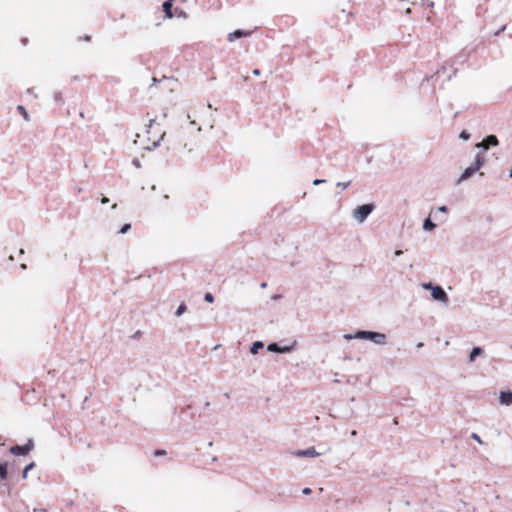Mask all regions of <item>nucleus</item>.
<instances>
[{
    "label": "nucleus",
    "instance_id": "1",
    "mask_svg": "<svg viewBox=\"0 0 512 512\" xmlns=\"http://www.w3.org/2000/svg\"><path fill=\"white\" fill-rule=\"evenodd\" d=\"M343 339L345 340H368L375 345L385 346L388 343L386 334L375 331L359 330L353 334H344Z\"/></svg>",
    "mask_w": 512,
    "mask_h": 512
},
{
    "label": "nucleus",
    "instance_id": "2",
    "mask_svg": "<svg viewBox=\"0 0 512 512\" xmlns=\"http://www.w3.org/2000/svg\"><path fill=\"white\" fill-rule=\"evenodd\" d=\"M422 288L431 292V297L434 301L440 302L443 305H447L449 297L441 286L434 285L432 283H423Z\"/></svg>",
    "mask_w": 512,
    "mask_h": 512
},
{
    "label": "nucleus",
    "instance_id": "3",
    "mask_svg": "<svg viewBox=\"0 0 512 512\" xmlns=\"http://www.w3.org/2000/svg\"><path fill=\"white\" fill-rule=\"evenodd\" d=\"M373 210V204H364L356 207L352 211V217L358 224H362L367 219V217L373 212Z\"/></svg>",
    "mask_w": 512,
    "mask_h": 512
},
{
    "label": "nucleus",
    "instance_id": "4",
    "mask_svg": "<svg viewBox=\"0 0 512 512\" xmlns=\"http://www.w3.org/2000/svg\"><path fill=\"white\" fill-rule=\"evenodd\" d=\"M34 448V443L33 441L30 439L28 440V442L23 445V446H19V445H15V446H12L10 448V452L13 454V455H27L32 449Z\"/></svg>",
    "mask_w": 512,
    "mask_h": 512
},
{
    "label": "nucleus",
    "instance_id": "5",
    "mask_svg": "<svg viewBox=\"0 0 512 512\" xmlns=\"http://www.w3.org/2000/svg\"><path fill=\"white\" fill-rule=\"evenodd\" d=\"M297 342L294 341L291 345L279 346L277 343H271L267 346V350L275 353H290L294 350Z\"/></svg>",
    "mask_w": 512,
    "mask_h": 512
},
{
    "label": "nucleus",
    "instance_id": "6",
    "mask_svg": "<svg viewBox=\"0 0 512 512\" xmlns=\"http://www.w3.org/2000/svg\"><path fill=\"white\" fill-rule=\"evenodd\" d=\"M478 170L473 166L470 165L467 167L463 173L459 176V178L456 181L457 185L462 184L463 182L467 181L470 177H472Z\"/></svg>",
    "mask_w": 512,
    "mask_h": 512
},
{
    "label": "nucleus",
    "instance_id": "7",
    "mask_svg": "<svg viewBox=\"0 0 512 512\" xmlns=\"http://www.w3.org/2000/svg\"><path fill=\"white\" fill-rule=\"evenodd\" d=\"M499 404L502 406L512 405V391L501 390L499 392Z\"/></svg>",
    "mask_w": 512,
    "mask_h": 512
},
{
    "label": "nucleus",
    "instance_id": "8",
    "mask_svg": "<svg viewBox=\"0 0 512 512\" xmlns=\"http://www.w3.org/2000/svg\"><path fill=\"white\" fill-rule=\"evenodd\" d=\"M296 457H318L321 453L317 452L314 447H309L304 450H297L294 452Z\"/></svg>",
    "mask_w": 512,
    "mask_h": 512
},
{
    "label": "nucleus",
    "instance_id": "9",
    "mask_svg": "<svg viewBox=\"0 0 512 512\" xmlns=\"http://www.w3.org/2000/svg\"><path fill=\"white\" fill-rule=\"evenodd\" d=\"M483 354L484 350L481 347H474L468 356V363L472 364L477 357L482 356Z\"/></svg>",
    "mask_w": 512,
    "mask_h": 512
},
{
    "label": "nucleus",
    "instance_id": "10",
    "mask_svg": "<svg viewBox=\"0 0 512 512\" xmlns=\"http://www.w3.org/2000/svg\"><path fill=\"white\" fill-rule=\"evenodd\" d=\"M249 34H250L249 32H246V31H243V30H236V31H234V32H232V33H230V34L228 35V40H229L230 42H233V41H235L236 39L241 38V37H246V36H248Z\"/></svg>",
    "mask_w": 512,
    "mask_h": 512
},
{
    "label": "nucleus",
    "instance_id": "11",
    "mask_svg": "<svg viewBox=\"0 0 512 512\" xmlns=\"http://www.w3.org/2000/svg\"><path fill=\"white\" fill-rule=\"evenodd\" d=\"M162 8H163L166 18L171 19L173 17L172 4L164 1V3L162 4Z\"/></svg>",
    "mask_w": 512,
    "mask_h": 512
},
{
    "label": "nucleus",
    "instance_id": "12",
    "mask_svg": "<svg viewBox=\"0 0 512 512\" xmlns=\"http://www.w3.org/2000/svg\"><path fill=\"white\" fill-rule=\"evenodd\" d=\"M435 227H436V224L434 222H432L430 217H428L427 219L424 220V222H423V230L424 231H432L435 229Z\"/></svg>",
    "mask_w": 512,
    "mask_h": 512
},
{
    "label": "nucleus",
    "instance_id": "13",
    "mask_svg": "<svg viewBox=\"0 0 512 512\" xmlns=\"http://www.w3.org/2000/svg\"><path fill=\"white\" fill-rule=\"evenodd\" d=\"M484 162H485V159L484 157L478 153L476 156H475V161L474 163L472 164L477 170H479L483 165H484Z\"/></svg>",
    "mask_w": 512,
    "mask_h": 512
},
{
    "label": "nucleus",
    "instance_id": "14",
    "mask_svg": "<svg viewBox=\"0 0 512 512\" xmlns=\"http://www.w3.org/2000/svg\"><path fill=\"white\" fill-rule=\"evenodd\" d=\"M263 346H264V345H263V343H262L261 341H255V342L252 344L251 348H250V352H251L253 355H255V354H257V353H258V351H259L260 349H262V348H263Z\"/></svg>",
    "mask_w": 512,
    "mask_h": 512
},
{
    "label": "nucleus",
    "instance_id": "15",
    "mask_svg": "<svg viewBox=\"0 0 512 512\" xmlns=\"http://www.w3.org/2000/svg\"><path fill=\"white\" fill-rule=\"evenodd\" d=\"M484 140L487 143L488 147L489 146H497L498 145L497 137L494 136V135H489Z\"/></svg>",
    "mask_w": 512,
    "mask_h": 512
},
{
    "label": "nucleus",
    "instance_id": "16",
    "mask_svg": "<svg viewBox=\"0 0 512 512\" xmlns=\"http://www.w3.org/2000/svg\"><path fill=\"white\" fill-rule=\"evenodd\" d=\"M186 310H187L186 305H185L184 303H181V304L178 306V308H177V310H176V312H175V315H176L177 317H180V316H182V315L186 312Z\"/></svg>",
    "mask_w": 512,
    "mask_h": 512
},
{
    "label": "nucleus",
    "instance_id": "17",
    "mask_svg": "<svg viewBox=\"0 0 512 512\" xmlns=\"http://www.w3.org/2000/svg\"><path fill=\"white\" fill-rule=\"evenodd\" d=\"M33 468H34V463H30V464H28V465L24 468V470H23V472H22V478H23V479H26V478L28 477V473H29V471H30V470H32Z\"/></svg>",
    "mask_w": 512,
    "mask_h": 512
},
{
    "label": "nucleus",
    "instance_id": "18",
    "mask_svg": "<svg viewBox=\"0 0 512 512\" xmlns=\"http://www.w3.org/2000/svg\"><path fill=\"white\" fill-rule=\"evenodd\" d=\"M17 109H18V111L21 113V115L23 116V118H24L26 121H29V120H30V118H29V114L27 113L26 109H25L23 106L19 105V106L17 107Z\"/></svg>",
    "mask_w": 512,
    "mask_h": 512
},
{
    "label": "nucleus",
    "instance_id": "19",
    "mask_svg": "<svg viewBox=\"0 0 512 512\" xmlns=\"http://www.w3.org/2000/svg\"><path fill=\"white\" fill-rule=\"evenodd\" d=\"M7 476V468H6V465L5 464H1L0 463V477L2 479H5Z\"/></svg>",
    "mask_w": 512,
    "mask_h": 512
},
{
    "label": "nucleus",
    "instance_id": "20",
    "mask_svg": "<svg viewBox=\"0 0 512 512\" xmlns=\"http://www.w3.org/2000/svg\"><path fill=\"white\" fill-rule=\"evenodd\" d=\"M437 212H441V213H445L446 214V213H448V208L446 206H440V207L437 208V210H435V211L432 210L430 212V216L433 215V214H436Z\"/></svg>",
    "mask_w": 512,
    "mask_h": 512
},
{
    "label": "nucleus",
    "instance_id": "21",
    "mask_svg": "<svg viewBox=\"0 0 512 512\" xmlns=\"http://www.w3.org/2000/svg\"><path fill=\"white\" fill-rule=\"evenodd\" d=\"M131 229V225L129 223L124 224L119 230L120 234H126Z\"/></svg>",
    "mask_w": 512,
    "mask_h": 512
},
{
    "label": "nucleus",
    "instance_id": "22",
    "mask_svg": "<svg viewBox=\"0 0 512 512\" xmlns=\"http://www.w3.org/2000/svg\"><path fill=\"white\" fill-rule=\"evenodd\" d=\"M162 138H163V135H162V136H160V138H159L158 140H154V141L152 142V145H151V146H147V149H149V150H150V149H152V148L157 147V146H158V144H159V142H160V140H161Z\"/></svg>",
    "mask_w": 512,
    "mask_h": 512
},
{
    "label": "nucleus",
    "instance_id": "23",
    "mask_svg": "<svg viewBox=\"0 0 512 512\" xmlns=\"http://www.w3.org/2000/svg\"><path fill=\"white\" fill-rule=\"evenodd\" d=\"M476 147H478V148H482V149H484V150H487V149L489 148V147H488V145H487V143L485 142V140H483L482 142H480V143L476 144Z\"/></svg>",
    "mask_w": 512,
    "mask_h": 512
},
{
    "label": "nucleus",
    "instance_id": "24",
    "mask_svg": "<svg viewBox=\"0 0 512 512\" xmlns=\"http://www.w3.org/2000/svg\"><path fill=\"white\" fill-rule=\"evenodd\" d=\"M350 185V182H338L337 183V186L338 187H341L343 190H345L346 188H348V186Z\"/></svg>",
    "mask_w": 512,
    "mask_h": 512
},
{
    "label": "nucleus",
    "instance_id": "25",
    "mask_svg": "<svg viewBox=\"0 0 512 512\" xmlns=\"http://www.w3.org/2000/svg\"><path fill=\"white\" fill-rule=\"evenodd\" d=\"M204 298L209 303H212L214 301V297L211 293H206Z\"/></svg>",
    "mask_w": 512,
    "mask_h": 512
},
{
    "label": "nucleus",
    "instance_id": "26",
    "mask_svg": "<svg viewBox=\"0 0 512 512\" xmlns=\"http://www.w3.org/2000/svg\"><path fill=\"white\" fill-rule=\"evenodd\" d=\"M471 437H472V439H474L475 441H477L479 444H483V442H482V440H481V438H480V436H479L478 434L473 433V434L471 435Z\"/></svg>",
    "mask_w": 512,
    "mask_h": 512
},
{
    "label": "nucleus",
    "instance_id": "27",
    "mask_svg": "<svg viewBox=\"0 0 512 512\" xmlns=\"http://www.w3.org/2000/svg\"><path fill=\"white\" fill-rule=\"evenodd\" d=\"M469 137H470V135L466 131H462L461 134H460V138L463 139V140H468Z\"/></svg>",
    "mask_w": 512,
    "mask_h": 512
},
{
    "label": "nucleus",
    "instance_id": "28",
    "mask_svg": "<svg viewBox=\"0 0 512 512\" xmlns=\"http://www.w3.org/2000/svg\"><path fill=\"white\" fill-rule=\"evenodd\" d=\"M325 182H326V180H324V179H315L313 181V184L317 186V185H320V184L325 183Z\"/></svg>",
    "mask_w": 512,
    "mask_h": 512
},
{
    "label": "nucleus",
    "instance_id": "29",
    "mask_svg": "<svg viewBox=\"0 0 512 512\" xmlns=\"http://www.w3.org/2000/svg\"><path fill=\"white\" fill-rule=\"evenodd\" d=\"M302 493H303V494H305V495H308V494H310V493H311V489H310V488H304V489L302 490Z\"/></svg>",
    "mask_w": 512,
    "mask_h": 512
},
{
    "label": "nucleus",
    "instance_id": "30",
    "mask_svg": "<svg viewBox=\"0 0 512 512\" xmlns=\"http://www.w3.org/2000/svg\"><path fill=\"white\" fill-rule=\"evenodd\" d=\"M402 254H403V251H402V250H396V251L394 252V255H395L396 257H399V256H401Z\"/></svg>",
    "mask_w": 512,
    "mask_h": 512
},
{
    "label": "nucleus",
    "instance_id": "31",
    "mask_svg": "<svg viewBox=\"0 0 512 512\" xmlns=\"http://www.w3.org/2000/svg\"><path fill=\"white\" fill-rule=\"evenodd\" d=\"M108 202H109V199L107 197H102V199H101L102 204H107Z\"/></svg>",
    "mask_w": 512,
    "mask_h": 512
},
{
    "label": "nucleus",
    "instance_id": "32",
    "mask_svg": "<svg viewBox=\"0 0 512 512\" xmlns=\"http://www.w3.org/2000/svg\"><path fill=\"white\" fill-rule=\"evenodd\" d=\"M427 6L429 8H433L434 7V2L433 1H427Z\"/></svg>",
    "mask_w": 512,
    "mask_h": 512
},
{
    "label": "nucleus",
    "instance_id": "33",
    "mask_svg": "<svg viewBox=\"0 0 512 512\" xmlns=\"http://www.w3.org/2000/svg\"><path fill=\"white\" fill-rule=\"evenodd\" d=\"M155 123V120L154 119H151L149 121V125H148V128H152L153 124Z\"/></svg>",
    "mask_w": 512,
    "mask_h": 512
},
{
    "label": "nucleus",
    "instance_id": "34",
    "mask_svg": "<svg viewBox=\"0 0 512 512\" xmlns=\"http://www.w3.org/2000/svg\"><path fill=\"white\" fill-rule=\"evenodd\" d=\"M253 74H254V75H256V76H258V75L260 74V71H259V70H257V69H255V70L253 71Z\"/></svg>",
    "mask_w": 512,
    "mask_h": 512
},
{
    "label": "nucleus",
    "instance_id": "35",
    "mask_svg": "<svg viewBox=\"0 0 512 512\" xmlns=\"http://www.w3.org/2000/svg\"><path fill=\"white\" fill-rule=\"evenodd\" d=\"M213 127H214V124H213V121H211L210 124H209V128L213 129Z\"/></svg>",
    "mask_w": 512,
    "mask_h": 512
},
{
    "label": "nucleus",
    "instance_id": "36",
    "mask_svg": "<svg viewBox=\"0 0 512 512\" xmlns=\"http://www.w3.org/2000/svg\"><path fill=\"white\" fill-rule=\"evenodd\" d=\"M411 12L410 8H407L406 14H409Z\"/></svg>",
    "mask_w": 512,
    "mask_h": 512
},
{
    "label": "nucleus",
    "instance_id": "37",
    "mask_svg": "<svg viewBox=\"0 0 512 512\" xmlns=\"http://www.w3.org/2000/svg\"><path fill=\"white\" fill-rule=\"evenodd\" d=\"M351 435L355 436L356 435V431H352Z\"/></svg>",
    "mask_w": 512,
    "mask_h": 512
},
{
    "label": "nucleus",
    "instance_id": "38",
    "mask_svg": "<svg viewBox=\"0 0 512 512\" xmlns=\"http://www.w3.org/2000/svg\"><path fill=\"white\" fill-rule=\"evenodd\" d=\"M173 1H174V0H166V2H169V3H171V4H172V2H173Z\"/></svg>",
    "mask_w": 512,
    "mask_h": 512
}]
</instances>
